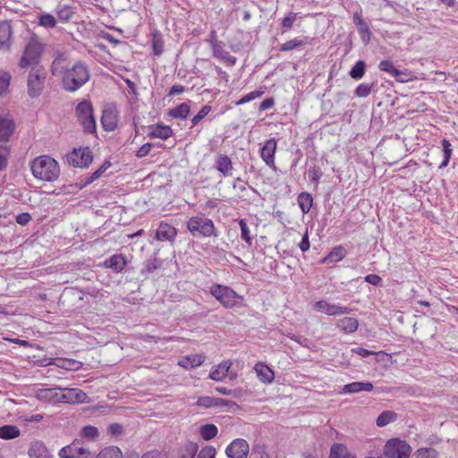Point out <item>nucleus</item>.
<instances>
[{
    "instance_id": "obj_1",
    "label": "nucleus",
    "mask_w": 458,
    "mask_h": 458,
    "mask_svg": "<svg viewBox=\"0 0 458 458\" xmlns=\"http://www.w3.org/2000/svg\"><path fill=\"white\" fill-rule=\"evenodd\" d=\"M30 170L36 179L44 182H55L60 175L57 161L47 155L34 158L30 163Z\"/></svg>"
},
{
    "instance_id": "obj_2",
    "label": "nucleus",
    "mask_w": 458,
    "mask_h": 458,
    "mask_svg": "<svg viewBox=\"0 0 458 458\" xmlns=\"http://www.w3.org/2000/svg\"><path fill=\"white\" fill-rule=\"evenodd\" d=\"M90 78L89 69L81 61L66 69L62 77L63 87L66 91L74 92L86 84Z\"/></svg>"
},
{
    "instance_id": "obj_3",
    "label": "nucleus",
    "mask_w": 458,
    "mask_h": 458,
    "mask_svg": "<svg viewBox=\"0 0 458 458\" xmlns=\"http://www.w3.org/2000/svg\"><path fill=\"white\" fill-rule=\"evenodd\" d=\"M45 49V45L37 36L30 38L26 44L22 55L19 61L21 69L33 68L34 66H41L40 60Z\"/></svg>"
},
{
    "instance_id": "obj_4",
    "label": "nucleus",
    "mask_w": 458,
    "mask_h": 458,
    "mask_svg": "<svg viewBox=\"0 0 458 458\" xmlns=\"http://www.w3.org/2000/svg\"><path fill=\"white\" fill-rule=\"evenodd\" d=\"M186 226L189 232L195 237L217 236L214 222L202 214L190 217Z\"/></svg>"
},
{
    "instance_id": "obj_5",
    "label": "nucleus",
    "mask_w": 458,
    "mask_h": 458,
    "mask_svg": "<svg viewBox=\"0 0 458 458\" xmlns=\"http://www.w3.org/2000/svg\"><path fill=\"white\" fill-rule=\"evenodd\" d=\"M75 115L85 132L94 133L96 131L97 123L93 115V106L90 101H81L75 108Z\"/></svg>"
},
{
    "instance_id": "obj_6",
    "label": "nucleus",
    "mask_w": 458,
    "mask_h": 458,
    "mask_svg": "<svg viewBox=\"0 0 458 458\" xmlns=\"http://www.w3.org/2000/svg\"><path fill=\"white\" fill-rule=\"evenodd\" d=\"M47 72L43 66H34L30 68L28 75V95L34 98L38 97L45 87Z\"/></svg>"
},
{
    "instance_id": "obj_7",
    "label": "nucleus",
    "mask_w": 458,
    "mask_h": 458,
    "mask_svg": "<svg viewBox=\"0 0 458 458\" xmlns=\"http://www.w3.org/2000/svg\"><path fill=\"white\" fill-rule=\"evenodd\" d=\"M210 293L227 309L237 306L242 301V298L232 288L222 284L212 285Z\"/></svg>"
},
{
    "instance_id": "obj_8",
    "label": "nucleus",
    "mask_w": 458,
    "mask_h": 458,
    "mask_svg": "<svg viewBox=\"0 0 458 458\" xmlns=\"http://www.w3.org/2000/svg\"><path fill=\"white\" fill-rule=\"evenodd\" d=\"M411 452V448L405 441L392 438L386 443L383 454L380 457L366 458H409Z\"/></svg>"
},
{
    "instance_id": "obj_9",
    "label": "nucleus",
    "mask_w": 458,
    "mask_h": 458,
    "mask_svg": "<svg viewBox=\"0 0 458 458\" xmlns=\"http://www.w3.org/2000/svg\"><path fill=\"white\" fill-rule=\"evenodd\" d=\"M119 121V112L117 107L114 104H107L105 106L102 116H101V123L105 131H114Z\"/></svg>"
},
{
    "instance_id": "obj_10",
    "label": "nucleus",
    "mask_w": 458,
    "mask_h": 458,
    "mask_svg": "<svg viewBox=\"0 0 458 458\" xmlns=\"http://www.w3.org/2000/svg\"><path fill=\"white\" fill-rule=\"evenodd\" d=\"M313 310L328 316H340L350 313V309L339 304L329 303L325 300L316 301L312 306Z\"/></svg>"
},
{
    "instance_id": "obj_11",
    "label": "nucleus",
    "mask_w": 458,
    "mask_h": 458,
    "mask_svg": "<svg viewBox=\"0 0 458 458\" xmlns=\"http://www.w3.org/2000/svg\"><path fill=\"white\" fill-rule=\"evenodd\" d=\"M61 399L64 403H88L89 396L78 388H61Z\"/></svg>"
},
{
    "instance_id": "obj_12",
    "label": "nucleus",
    "mask_w": 458,
    "mask_h": 458,
    "mask_svg": "<svg viewBox=\"0 0 458 458\" xmlns=\"http://www.w3.org/2000/svg\"><path fill=\"white\" fill-rule=\"evenodd\" d=\"M249 444L242 438L234 439L225 450L228 458H247L249 454Z\"/></svg>"
},
{
    "instance_id": "obj_13",
    "label": "nucleus",
    "mask_w": 458,
    "mask_h": 458,
    "mask_svg": "<svg viewBox=\"0 0 458 458\" xmlns=\"http://www.w3.org/2000/svg\"><path fill=\"white\" fill-rule=\"evenodd\" d=\"M41 365H55L56 367L63 369L76 371L82 368L83 363L80 360H76L73 359L47 358L41 360Z\"/></svg>"
},
{
    "instance_id": "obj_14",
    "label": "nucleus",
    "mask_w": 458,
    "mask_h": 458,
    "mask_svg": "<svg viewBox=\"0 0 458 458\" xmlns=\"http://www.w3.org/2000/svg\"><path fill=\"white\" fill-rule=\"evenodd\" d=\"M92 160L93 157L89 148L74 149L69 156V162L77 167H87Z\"/></svg>"
},
{
    "instance_id": "obj_15",
    "label": "nucleus",
    "mask_w": 458,
    "mask_h": 458,
    "mask_svg": "<svg viewBox=\"0 0 458 458\" xmlns=\"http://www.w3.org/2000/svg\"><path fill=\"white\" fill-rule=\"evenodd\" d=\"M35 397L40 402L52 403H62L61 387L38 389L35 392Z\"/></svg>"
},
{
    "instance_id": "obj_16",
    "label": "nucleus",
    "mask_w": 458,
    "mask_h": 458,
    "mask_svg": "<svg viewBox=\"0 0 458 458\" xmlns=\"http://www.w3.org/2000/svg\"><path fill=\"white\" fill-rule=\"evenodd\" d=\"M210 45L214 57L220 59L229 66H233L236 64V57L231 55L228 51L224 49L222 42L217 40H211Z\"/></svg>"
},
{
    "instance_id": "obj_17",
    "label": "nucleus",
    "mask_w": 458,
    "mask_h": 458,
    "mask_svg": "<svg viewBox=\"0 0 458 458\" xmlns=\"http://www.w3.org/2000/svg\"><path fill=\"white\" fill-rule=\"evenodd\" d=\"M177 236V229L168 223L161 222L156 230L155 238L161 242L173 243Z\"/></svg>"
},
{
    "instance_id": "obj_18",
    "label": "nucleus",
    "mask_w": 458,
    "mask_h": 458,
    "mask_svg": "<svg viewBox=\"0 0 458 458\" xmlns=\"http://www.w3.org/2000/svg\"><path fill=\"white\" fill-rule=\"evenodd\" d=\"M197 406L204 409L233 406L235 403L212 396H200L196 402Z\"/></svg>"
},
{
    "instance_id": "obj_19",
    "label": "nucleus",
    "mask_w": 458,
    "mask_h": 458,
    "mask_svg": "<svg viewBox=\"0 0 458 458\" xmlns=\"http://www.w3.org/2000/svg\"><path fill=\"white\" fill-rule=\"evenodd\" d=\"M216 169L225 177L232 176L233 171V165L231 158L225 155H217L215 161Z\"/></svg>"
},
{
    "instance_id": "obj_20",
    "label": "nucleus",
    "mask_w": 458,
    "mask_h": 458,
    "mask_svg": "<svg viewBox=\"0 0 458 458\" xmlns=\"http://www.w3.org/2000/svg\"><path fill=\"white\" fill-rule=\"evenodd\" d=\"M173 135V130L170 126L163 123L152 124L148 127V136L149 138H158L167 140Z\"/></svg>"
},
{
    "instance_id": "obj_21",
    "label": "nucleus",
    "mask_w": 458,
    "mask_h": 458,
    "mask_svg": "<svg viewBox=\"0 0 458 458\" xmlns=\"http://www.w3.org/2000/svg\"><path fill=\"white\" fill-rule=\"evenodd\" d=\"M28 455L30 458H54V455L50 453L46 445L40 441L30 443Z\"/></svg>"
},
{
    "instance_id": "obj_22",
    "label": "nucleus",
    "mask_w": 458,
    "mask_h": 458,
    "mask_svg": "<svg viewBox=\"0 0 458 458\" xmlns=\"http://www.w3.org/2000/svg\"><path fill=\"white\" fill-rule=\"evenodd\" d=\"M67 63H68L67 55L64 53H58L51 64L52 74L54 76L62 75V77H63L65 70L69 69L67 66Z\"/></svg>"
},
{
    "instance_id": "obj_23",
    "label": "nucleus",
    "mask_w": 458,
    "mask_h": 458,
    "mask_svg": "<svg viewBox=\"0 0 458 458\" xmlns=\"http://www.w3.org/2000/svg\"><path fill=\"white\" fill-rule=\"evenodd\" d=\"M12 27L8 22H0V50L6 52L10 49Z\"/></svg>"
},
{
    "instance_id": "obj_24",
    "label": "nucleus",
    "mask_w": 458,
    "mask_h": 458,
    "mask_svg": "<svg viewBox=\"0 0 458 458\" xmlns=\"http://www.w3.org/2000/svg\"><path fill=\"white\" fill-rule=\"evenodd\" d=\"M232 366V362L230 360H224L220 364L216 367H213L210 373L209 377L215 381H222L224 380Z\"/></svg>"
},
{
    "instance_id": "obj_25",
    "label": "nucleus",
    "mask_w": 458,
    "mask_h": 458,
    "mask_svg": "<svg viewBox=\"0 0 458 458\" xmlns=\"http://www.w3.org/2000/svg\"><path fill=\"white\" fill-rule=\"evenodd\" d=\"M373 390V384L370 382H352L344 385L342 393L344 394H356L360 392H371Z\"/></svg>"
},
{
    "instance_id": "obj_26",
    "label": "nucleus",
    "mask_w": 458,
    "mask_h": 458,
    "mask_svg": "<svg viewBox=\"0 0 458 458\" xmlns=\"http://www.w3.org/2000/svg\"><path fill=\"white\" fill-rule=\"evenodd\" d=\"M15 128L13 121L10 118L0 117V141H7Z\"/></svg>"
},
{
    "instance_id": "obj_27",
    "label": "nucleus",
    "mask_w": 458,
    "mask_h": 458,
    "mask_svg": "<svg viewBox=\"0 0 458 458\" xmlns=\"http://www.w3.org/2000/svg\"><path fill=\"white\" fill-rule=\"evenodd\" d=\"M126 259L121 254H115L106 259L104 265L115 272H121L126 266Z\"/></svg>"
},
{
    "instance_id": "obj_28",
    "label": "nucleus",
    "mask_w": 458,
    "mask_h": 458,
    "mask_svg": "<svg viewBox=\"0 0 458 458\" xmlns=\"http://www.w3.org/2000/svg\"><path fill=\"white\" fill-rule=\"evenodd\" d=\"M55 13L60 21L68 22L75 14V7L70 4H59L55 7Z\"/></svg>"
},
{
    "instance_id": "obj_29",
    "label": "nucleus",
    "mask_w": 458,
    "mask_h": 458,
    "mask_svg": "<svg viewBox=\"0 0 458 458\" xmlns=\"http://www.w3.org/2000/svg\"><path fill=\"white\" fill-rule=\"evenodd\" d=\"M254 370L258 378L263 383H270L274 379V372L264 363H257L254 367Z\"/></svg>"
},
{
    "instance_id": "obj_30",
    "label": "nucleus",
    "mask_w": 458,
    "mask_h": 458,
    "mask_svg": "<svg viewBox=\"0 0 458 458\" xmlns=\"http://www.w3.org/2000/svg\"><path fill=\"white\" fill-rule=\"evenodd\" d=\"M204 360L205 358L202 355H188L182 358L178 361V365L184 369H190L200 366L204 362Z\"/></svg>"
},
{
    "instance_id": "obj_31",
    "label": "nucleus",
    "mask_w": 458,
    "mask_h": 458,
    "mask_svg": "<svg viewBox=\"0 0 458 458\" xmlns=\"http://www.w3.org/2000/svg\"><path fill=\"white\" fill-rule=\"evenodd\" d=\"M275 150L276 141L273 139L268 140L260 149L261 157L268 165L274 163Z\"/></svg>"
},
{
    "instance_id": "obj_32",
    "label": "nucleus",
    "mask_w": 458,
    "mask_h": 458,
    "mask_svg": "<svg viewBox=\"0 0 458 458\" xmlns=\"http://www.w3.org/2000/svg\"><path fill=\"white\" fill-rule=\"evenodd\" d=\"M359 322L356 318L352 317H345L337 322V327L345 334H352L358 329Z\"/></svg>"
},
{
    "instance_id": "obj_33",
    "label": "nucleus",
    "mask_w": 458,
    "mask_h": 458,
    "mask_svg": "<svg viewBox=\"0 0 458 458\" xmlns=\"http://www.w3.org/2000/svg\"><path fill=\"white\" fill-rule=\"evenodd\" d=\"M81 443L78 440L73 441L72 444L64 446L58 452L60 458H76L80 451Z\"/></svg>"
},
{
    "instance_id": "obj_34",
    "label": "nucleus",
    "mask_w": 458,
    "mask_h": 458,
    "mask_svg": "<svg viewBox=\"0 0 458 458\" xmlns=\"http://www.w3.org/2000/svg\"><path fill=\"white\" fill-rule=\"evenodd\" d=\"M21 435L20 428L15 425H4L0 427V438L11 440Z\"/></svg>"
},
{
    "instance_id": "obj_35",
    "label": "nucleus",
    "mask_w": 458,
    "mask_h": 458,
    "mask_svg": "<svg viewBox=\"0 0 458 458\" xmlns=\"http://www.w3.org/2000/svg\"><path fill=\"white\" fill-rule=\"evenodd\" d=\"M398 415L393 411H384L377 419V427H385L387 424L394 422L397 420Z\"/></svg>"
},
{
    "instance_id": "obj_36",
    "label": "nucleus",
    "mask_w": 458,
    "mask_h": 458,
    "mask_svg": "<svg viewBox=\"0 0 458 458\" xmlns=\"http://www.w3.org/2000/svg\"><path fill=\"white\" fill-rule=\"evenodd\" d=\"M190 114V106L186 103H182L174 108L169 110L168 114L174 118L186 119Z\"/></svg>"
},
{
    "instance_id": "obj_37",
    "label": "nucleus",
    "mask_w": 458,
    "mask_h": 458,
    "mask_svg": "<svg viewBox=\"0 0 458 458\" xmlns=\"http://www.w3.org/2000/svg\"><path fill=\"white\" fill-rule=\"evenodd\" d=\"M378 69L380 71L389 73L393 77H398L401 75H404V72L396 69L394 66L393 63L389 60L381 61L378 64Z\"/></svg>"
},
{
    "instance_id": "obj_38",
    "label": "nucleus",
    "mask_w": 458,
    "mask_h": 458,
    "mask_svg": "<svg viewBox=\"0 0 458 458\" xmlns=\"http://www.w3.org/2000/svg\"><path fill=\"white\" fill-rule=\"evenodd\" d=\"M96 458H123V454L118 447L108 446L101 450Z\"/></svg>"
},
{
    "instance_id": "obj_39",
    "label": "nucleus",
    "mask_w": 458,
    "mask_h": 458,
    "mask_svg": "<svg viewBox=\"0 0 458 458\" xmlns=\"http://www.w3.org/2000/svg\"><path fill=\"white\" fill-rule=\"evenodd\" d=\"M366 64L362 60H359L355 63L353 67L351 69L349 74L353 80H360L365 74Z\"/></svg>"
},
{
    "instance_id": "obj_40",
    "label": "nucleus",
    "mask_w": 458,
    "mask_h": 458,
    "mask_svg": "<svg viewBox=\"0 0 458 458\" xmlns=\"http://www.w3.org/2000/svg\"><path fill=\"white\" fill-rule=\"evenodd\" d=\"M313 199L309 193H301L298 197L299 206L303 213H308L312 207Z\"/></svg>"
},
{
    "instance_id": "obj_41",
    "label": "nucleus",
    "mask_w": 458,
    "mask_h": 458,
    "mask_svg": "<svg viewBox=\"0 0 458 458\" xmlns=\"http://www.w3.org/2000/svg\"><path fill=\"white\" fill-rule=\"evenodd\" d=\"M217 428L214 424H206L200 428V436L204 440H210L217 435Z\"/></svg>"
},
{
    "instance_id": "obj_42",
    "label": "nucleus",
    "mask_w": 458,
    "mask_h": 458,
    "mask_svg": "<svg viewBox=\"0 0 458 458\" xmlns=\"http://www.w3.org/2000/svg\"><path fill=\"white\" fill-rule=\"evenodd\" d=\"M38 25L47 29H53L56 26V20L50 13H42L38 16Z\"/></svg>"
},
{
    "instance_id": "obj_43",
    "label": "nucleus",
    "mask_w": 458,
    "mask_h": 458,
    "mask_svg": "<svg viewBox=\"0 0 458 458\" xmlns=\"http://www.w3.org/2000/svg\"><path fill=\"white\" fill-rule=\"evenodd\" d=\"M264 93H265V90L263 89V88H260L259 89L253 90V91L246 94L245 96H243L241 99H239L235 103V105L236 106H241V105L249 103V102H250L252 100H255L258 98H260Z\"/></svg>"
},
{
    "instance_id": "obj_44",
    "label": "nucleus",
    "mask_w": 458,
    "mask_h": 458,
    "mask_svg": "<svg viewBox=\"0 0 458 458\" xmlns=\"http://www.w3.org/2000/svg\"><path fill=\"white\" fill-rule=\"evenodd\" d=\"M442 147H443V152H444V160L442 161L441 165H439V168H444L448 165L453 149L451 148V143L448 140L444 139L442 140Z\"/></svg>"
},
{
    "instance_id": "obj_45",
    "label": "nucleus",
    "mask_w": 458,
    "mask_h": 458,
    "mask_svg": "<svg viewBox=\"0 0 458 458\" xmlns=\"http://www.w3.org/2000/svg\"><path fill=\"white\" fill-rule=\"evenodd\" d=\"M12 76L4 70H0V96L6 93L10 85Z\"/></svg>"
},
{
    "instance_id": "obj_46",
    "label": "nucleus",
    "mask_w": 458,
    "mask_h": 458,
    "mask_svg": "<svg viewBox=\"0 0 458 458\" xmlns=\"http://www.w3.org/2000/svg\"><path fill=\"white\" fill-rule=\"evenodd\" d=\"M373 83H361L355 89V95L359 98H367L372 90Z\"/></svg>"
},
{
    "instance_id": "obj_47",
    "label": "nucleus",
    "mask_w": 458,
    "mask_h": 458,
    "mask_svg": "<svg viewBox=\"0 0 458 458\" xmlns=\"http://www.w3.org/2000/svg\"><path fill=\"white\" fill-rule=\"evenodd\" d=\"M198 452V445L195 443H188L182 448V458H194Z\"/></svg>"
},
{
    "instance_id": "obj_48",
    "label": "nucleus",
    "mask_w": 458,
    "mask_h": 458,
    "mask_svg": "<svg viewBox=\"0 0 458 458\" xmlns=\"http://www.w3.org/2000/svg\"><path fill=\"white\" fill-rule=\"evenodd\" d=\"M240 228H241V237L243 241H245L248 244H251L252 238L250 236V228L245 222L244 219H241L239 222Z\"/></svg>"
},
{
    "instance_id": "obj_49",
    "label": "nucleus",
    "mask_w": 458,
    "mask_h": 458,
    "mask_svg": "<svg viewBox=\"0 0 458 458\" xmlns=\"http://www.w3.org/2000/svg\"><path fill=\"white\" fill-rule=\"evenodd\" d=\"M345 254V250L343 247H338L334 249L328 256L326 258V259L331 261V262H337L344 259Z\"/></svg>"
},
{
    "instance_id": "obj_50",
    "label": "nucleus",
    "mask_w": 458,
    "mask_h": 458,
    "mask_svg": "<svg viewBox=\"0 0 458 458\" xmlns=\"http://www.w3.org/2000/svg\"><path fill=\"white\" fill-rule=\"evenodd\" d=\"M98 429L94 426H85L81 429V436L85 438L94 440L98 437Z\"/></svg>"
},
{
    "instance_id": "obj_51",
    "label": "nucleus",
    "mask_w": 458,
    "mask_h": 458,
    "mask_svg": "<svg viewBox=\"0 0 458 458\" xmlns=\"http://www.w3.org/2000/svg\"><path fill=\"white\" fill-rule=\"evenodd\" d=\"M211 111V106L205 105L201 107V109L198 112L196 115H194L191 119L192 126L197 125L203 118H205L209 112Z\"/></svg>"
},
{
    "instance_id": "obj_52",
    "label": "nucleus",
    "mask_w": 458,
    "mask_h": 458,
    "mask_svg": "<svg viewBox=\"0 0 458 458\" xmlns=\"http://www.w3.org/2000/svg\"><path fill=\"white\" fill-rule=\"evenodd\" d=\"M344 453H345V447L343 445L334 444L331 447L330 458H342V456L344 455ZM349 457L350 456L343 457V458H349Z\"/></svg>"
},
{
    "instance_id": "obj_53",
    "label": "nucleus",
    "mask_w": 458,
    "mask_h": 458,
    "mask_svg": "<svg viewBox=\"0 0 458 458\" xmlns=\"http://www.w3.org/2000/svg\"><path fill=\"white\" fill-rule=\"evenodd\" d=\"M353 21L358 26L359 31L360 33H369V29L368 24L363 21L362 17L358 13H355L353 16Z\"/></svg>"
},
{
    "instance_id": "obj_54",
    "label": "nucleus",
    "mask_w": 458,
    "mask_h": 458,
    "mask_svg": "<svg viewBox=\"0 0 458 458\" xmlns=\"http://www.w3.org/2000/svg\"><path fill=\"white\" fill-rule=\"evenodd\" d=\"M152 47L155 55H160L163 53V42L159 36L154 35L152 38Z\"/></svg>"
},
{
    "instance_id": "obj_55",
    "label": "nucleus",
    "mask_w": 458,
    "mask_h": 458,
    "mask_svg": "<svg viewBox=\"0 0 458 458\" xmlns=\"http://www.w3.org/2000/svg\"><path fill=\"white\" fill-rule=\"evenodd\" d=\"M435 454L432 448H420L415 453L414 458H435Z\"/></svg>"
},
{
    "instance_id": "obj_56",
    "label": "nucleus",
    "mask_w": 458,
    "mask_h": 458,
    "mask_svg": "<svg viewBox=\"0 0 458 458\" xmlns=\"http://www.w3.org/2000/svg\"><path fill=\"white\" fill-rule=\"evenodd\" d=\"M215 456H216L215 447L208 445V446L203 447L199 451L197 458H215Z\"/></svg>"
},
{
    "instance_id": "obj_57",
    "label": "nucleus",
    "mask_w": 458,
    "mask_h": 458,
    "mask_svg": "<svg viewBox=\"0 0 458 458\" xmlns=\"http://www.w3.org/2000/svg\"><path fill=\"white\" fill-rule=\"evenodd\" d=\"M8 156L9 148L5 146H0V171L6 167Z\"/></svg>"
},
{
    "instance_id": "obj_58",
    "label": "nucleus",
    "mask_w": 458,
    "mask_h": 458,
    "mask_svg": "<svg viewBox=\"0 0 458 458\" xmlns=\"http://www.w3.org/2000/svg\"><path fill=\"white\" fill-rule=\"evenodd\" d=\"M309 43L308 38H294L288 40V50L297 48Z\"/></svg>"
},
{
    "instance_id": "obj_59",
    "label": "nucleus",
    "mask_w": 458,
    "mask_h": 458,
    "mask_svg": "<svg viewBox=\"0 0 458 458\" xmlns=\"http://www.w3.org/2000/svg\"><path fill=\"white\" fill-rule=\"evenodd\" d=\"M152 144L151 143H145L143 144L137 151L136 157L139 158L146 157L151 150Z\"/></svg>"
},
{
    "instance_id": "obj_60",
    "label": "nucleus",
    "mask_w": 458,
    "mask_h": 458,
    "mask_svg": "<svg viewBox=\"0 0 458 458\" xmlns=\"http://www.w3.org/2000/svg\"><path fill=\"white\" fill-rule=\"evenodd\" d=\"M109 166H110V162L105 161L98 170H96L94 173L91 174L92 179H96V180L98 179Z\"/></svg>"
},
{
    "instance_id": "obj_61",
    "label": "nucleus",
    "mask_w": 458,
    "mask_h": 458,
    "mask_svg": "<svg viewBox=\"0 0 458 458\" xmlns=\"http://www.w3.org/2000/svg\"><path fill=\"white\" fill-rule=\"evenodd\" d=\"M299 247H300L301 250L303 252L310 249V241H309V235H308L307 230L301 236V241L299 243Z\"/></svg>"
},
{
    "instance_id": "obj_62",
    "label": "nucleus",
    "mask_w": 458,
    "mask_h": 458,
    "mask_svg": "<svg viewBox=\"0 0 458 458\" xmlns=\"http://www.w3.org/2000/svg\"><path fill=\"white\" fill-rule=\"evenodd\" d=\"M365 281L372 285H379L382 282V278L376 274H370L365 277Z\"/></svg>"
},
{
    "instance_id": "obj_63",
    "label": "nucleus",
    "mask_w": 458,
    "mask_h": 458,
    "mask_svg": "<svg viewBox=\"0 0 458 458\" xmlns=\"http://www.w3.org/2000/svg\"><path fill=\"white\" fill-rule=\"evenodd\" d=\"M30 219L31 216L29 213H21L16 216V222L21 225H26L30 221Z\"/></svg>"
},
{
    "instance_id": "obj_64",
    "label": "nucleus",
    "mask_w": 458,
    "mask_h": 458,
    "mask_svg": "<svg viewBox=\"0 0 458 458\" xmlns=\"http://www.w3.org/2000/svg\"><path fill=\"white\" fill-rule=\"evenodd\" d=\"M123 426L121 424H118V423H113L109 426L108 428V432L112 435V436H118L120 434H122L123 432Z\"/></svg>"
}]
</instances>
